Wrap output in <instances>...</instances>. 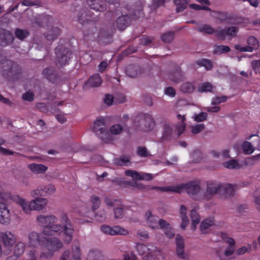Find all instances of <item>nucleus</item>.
Instances as JSON below:
<instances>
[{"mask_svg":"<svg viewBox=\"0 0 260 260\" xmlns=\"http://www.w3.org/2000/svg\"><path fill=\"white\" fill-rule=\"evenodd\" d=\"M38 223L43 226L42 233L47 236L61 235L63 240L67 243H70L73 239L74 229L71 220L66 213L60 215L61 223H56L57 217L53 215H39L37 218Z\"/></svg>","mask_w":260,"mask_h":260,"instance_id":"1","label":"nucleus"},{"mask_svg":"<svg viewBox=\"0 0 260 260\" xmlns=\"http://www.w3.org/2000/svg\"><path fill=\"white\" fill-rule=\"evenodd\" d=\"M131 2L128 4L124 5V6H120L119 7L112 9L110 11L112 13V16L115 14L118 15L121 14L116 20L117 29L120 30L125 29L131 23V18L137 19L143 16V1L137 0L135 2V5L131 6Z\"/></svg>","mask_w":260,"mask_h":260,"instance_id":"2","label":"nucleus"},{"mask_svg":"<svg viewBox=\"0 0 260 260\" xmlns=\"http://www.w3.org/2000/svg\"><path fill=\"white\" fill-rule=\"evenodd\" d=\"M1 198L7 202H8L11 199L20 205L23 211L26 214L30 213L31 210H41L45 208L47 204V200L44 198H37L28 203L25 199L20 196L16 194L12 195L8 192L2 194Z\"/></svg>","mask_w":260,"mask_h":260,"instance_id":"3","label":"nucleus"},{"mask_svg":"<svg viewBox=\"0 0 260 260\" xmlns=\"http://www.w3.org/2000/svg\"><path fill=\"white\" fill-rule=\"evenodd\" d=\"M0 72L8 81L15 82L21 77V68L15 61L9 59L0 60Z\"/></svg>","mask_w":260,"mask_h":260,"instance_id":"4","label":"nucleus"},{"mask_svg":"<svg viewBox=\"0 0 260 260\" xmlns=\"http://www.w3.org/2000/svg\"><path fill=\"white\" fill-rule=\"evenodd\" d=\"M152 189H157L164 192H174L180 193L184 190L190 196L198 194L201 190L200 182L199 180L189 181L186 183H181L177 185H172L165 187L153 186Z\"/></svg>","mask_w":260,"mask_h":260,"instance_id":"5","label":"nucleus"},{"mask_svg":"<svg viewBox=\"0 0 260 260\" xmlns=\"http://www.w3.org/2000/svg\"><path fill=\"white\" fill-rule=\"evenodd\" d=\"M145 217L149 226L154 229H160L163 230L165 235L169 238L174 236L173 229L171 225L165 220L158 219V217L152 214L150 211L145 213Z\"/></svg>","mask_w":260,"mask_h":260,"instance_id":"6","label":"nucleus"},{"mask_svg":"<svg viewBox=\"0 0 260 260\" xmlns=\"http://www.w3.org/2000/svg\"><path fill=\"white\" fill-rule=\"evenodd\" d=\"M134 124L138 129L149 132L154 128L156 121L151 114L142 113L136 117Z\"/></svg>","mask_w":260,"mask_h":260,"instance_id":"7","label":"nucleus"},{"mask_svg":"<svg viewBox=\"0 0 260 260\" xmlns=\"http://www.w3.org/2000/svg\"><path fill=\"white\" fill-rule=\"evenodd\" d=\"M105 126V119L104 118L98 119L94 123L93 132L102 140L106 143H109L111 141V136Z\"/></svg>","mask_w":260,"mask_h":260,"instance_id":"8","label":"nucleus"},{"mask_svg":"<svg viewBox=\"0 0 260 260\" xmlns=\"http://www.w3.org/2000/svg\"><path fill=\"white\" fill-rule=\"evenodd\" d=\"M104 202L108 207H114L115 218H122L124 215V211L122 202L119 200H113L109 197H105Z\"/></svg>","mask_w":260,"mask_h":260,"instance_id":"9","label":"nucleus"},{"mask_svg":"<svg viewBox=\"0 0 260 260\" xmlns=\"http://www.w3.org/2000/svg\"><path fill=\"white\" fill-rule=\"evenodd\" d=\"M57 60L61 66L69 63V60L72 57V53L66 47H60L59 45L55 49Z\"/></svg>","mask_w":260,"mask_h":260,"instance_id":"10","label":"nucleus"},{"mask_svg":"<svg viewBox=\"0 0 260 260\" xmlns=\"http://www.w3.org/2000/svg\"><path fill=\"white\" fill-rule=\"evenodd\" d=\"M239 32L237 26H231L224 28H219L216 32V37L221 40H224L226 37L232 39L235 38Z\"/></svg>","mask_w":260,"mask_h":260,"instance_id":"11","label":"nucleus"},{"mask_svg":"<svg viewBox=\"0 0 260 260\" xmlns=\"http://www.w3.org/2000/svg\"><path fill=\"white\" fill-rule=\"evenodd\" d=\"M101 230L103 233L112 236L116 235H126L128 234V231L126 230L118 225L112 227L104 224L101 226Z\"/></svg>","mask_w":260,"mask_h":260,"instance_id":"12","label":"nucleus"},{"mask_svg":"<svg viewBox=\"0 0 260 260\" xmlns=\"http://www.w3.org/2000/svg\"><path fill=\"white\" fill-rule=\"evenodd\" d=\"M29 244L30 246L36 247L38 245L43 246L46 241V237L42 234L32 232L28 235Z\"/></svg>","mask_w":260,"mask_h":260,"instance_id":"13","label":"nucleus"},{"mask_svg":"<svg viewBox=\"0 0 260 260\" xmlns=\"http://www.w3.org/2000/svg\"><path fill=\"white\" fill-rule=\"evenodd\" d=\"M92 13L91 10L82 9L78 13V21L81 24L95 21L98 15L93 17Z\"/></svg>","mask_w":260,"mask_h":260,"instance_id":"14","label":"nucleus"},{"mask_svg":"<svg viewBox=\"0 0 260 260\" xmlns=\"http://www.w3.org/2000/svg\"><path fill=\"white\" fill-rule=\"evenodd\" d=\"M176 244V253L177 256L183 260H189L188 254L184 252V240L181 235H178L175 239Z\"/></svg>","mask_w":260,"mask_h":260,"instance_id":"15","label":"nucleus"},{"mask_svg":"<svg viewBox=\"0 0 260 260\" xmlns=\"http://www.w3.org/2000/svg\"><path fill=\"white\" fill-rule=\"evenodd\" d=\"M162 133L160 141H169L171 139L173 133V125L168 121L165 120L161 122Z\"/></svg>","mask_w":260,"mask_h":260,"instance_id":"16","label":"nucleus"},{"mask_svg":"<svg viewBox=\"0 0 260 260\" xmlns=\"http://www.w3.org/2000/svg\"><path fill=\"white\" fill-rule=\"evenodd\" d=\"M49 251L55 252L62 247L61 241L56 238H46L44 245Z\"/></svg>","mask_w":260,"mask_h":260,"instance_id":"17","label":"nucleus"},{"mask_svg":"<svg viewBox=\"0 0 260 260\" xmlns=\"http://www.w3.org/2000/svg\"><path fill=\"white\" fill-rule=\"evenodd\" d=\"M14 40L13 34L9 30L0 28V45L6 47L10 45Z\"/></svg>","mask_w":260,"mask_h":260,"instance_id":"18","label":"nucleus"},{"mask_svg":"<svg viewBox=\"0 0 260 260\" xmlns=\"http://www.w3.org/2000/svg\"><path fill=\"white\" fill-rule=\"evenodd\" d=\"M11 221V214L7 205L0 202V223L7 225Z\"/></svg>","mask_w":260,"mask_h":260,"instance_id":"19","label":"nucleus"},{"mask_svg":"<svg viewBox=\"0 0 260 260\" xmlns=\"http://www.w3.org/2000/svg\"><path fill=\"white\" fill-rule=\"evenodd\" d=\"M0 237L4 245L8 248L12 247L16 241V236L9 231L1 232Z\"/></svg>","mask_w":260,"mask_h":260,"instance_id":"20","label":"nucleus"},{"mask_svg":"<svg viewBox=\"0 0 260 260\" xmlns=\"http://www.w3.org/2000/svg\"><path fill=\"white\" fill-rule=\"evenodd\" d=\"M220 236L223 240L229 244V247L224 252V255L226 256H230L234 253L235 251V240L232 238L228 237L226 233H221Z\"/></svg>","mask_w":260,"mask_h":260,"instance_id":"21","label":"nucleus"},{"mask_svg":"<svg viewBox=\"0 0 260 260\" xmlns=\"http://www.w3.org/2000/svg\"><path fill=\"white\" fill-rule=\"evenodd\" d=\"M147 246L142 244H138L136 246L137 251L140 255L143 256L145 260H149L152 257V250Z\"/></svg>","mask_w":260,"mask_h":260,"instance_id":"22","label":"nucleus"},{"mask_svg":"<svg viewBox=\"0 0 260 260\" xmlns=\"http://www.w3.org/2000/svg\"><path fill=\"white\" fill-rule=\"evenodd\" d=\"M90 9L98 12H104L107 9L105 2L103 0H86Z\"/></svg>","mask_w":260,"mask_h":260,"instance_id":"23","label":"nucleus"},{"mask_svg":"<svg viewBox=\"0 0 260 260\" xmlns=\"http://www.w3.org/2000/svg\"><path fill=\"white\" fill-rule=\"evenodd\" d=\"M113 31L108 32L107 30L101 29L98 36V41L101 43L108 44L112 41Z\"/></svg>","mask_w":260,"mask_h":260,"instance_id":"24","label":"nucleus"},{"mask_svg":"<svg viewBox=\"0 0 260 260\" xmlns=\"http://www.w3.org/2000/svg\"><path fill=\"white\" fill-rule=\"evenodd\" d=\"M222 185L218 183L215 181H208L207 183L206 193L212 196L221 189Z\"/></svg>","mask_w":260,"mask_h":260,"instance_id":"25","label":"nucleus"},{"mask_svg":"<svg viewBox=\"0 0 260 260\" xmlns=\"http://www.w3.org/2000/svg\"><path fill=\"white\" fill-rule=\"evenodd\" d=\"M102 82V80L99 74H96L91 76L88 81L85 83L84 88L85 86L99 87Z\"/></svg>","mask_w":260,"mask_h":260,"instance_id":"26","label":"nucleus"},{"mask_svg":"<svg viewBox=\"0 0 260 260\" xmlns=\"http://www.w3.org/2000/svg\"><path fill=\"white\" fill-rule=\"evenodd\" d=\"M42 74L45 78L48 79L50 82H56L57 75L53 69L49 68H45L43 70Z\"/></svg>","mask_w":260,"mask_h":260,"instance_id":"27","label":"nucleus"},{"mask_svg":"<svg viewBox=\"0 0 260 260\" xmlns=\"http://www.w3.org/2000/svg\"><path fill=\"white\" fill-rule=\"evenodd\" d=\"M197 30L200 32L208 34L215 35L216 37V32L218 29H214L211 25L207 24H203L197 28Z\"/></svg>","mask_w":260,"mask_h":260,"instance_id":"28","label":"nucleus"},{"mask_svg":"<svg viewBox=\"0 0 260 260\" xmlns=\"http://www.w3.org/2000/svg\"><path fill=\"white\" fill-rule=\"evenodd\" d=\"M125 73L128 76L135 78L140 73V68L138 66L128 65L125 69Z\"/></svg>","mask_w":260,"mask_h":260,"instance_id":"29","label":"nucleus"},{"mask_svg":"<svg viewBox=\"0 0 260 260\" xmlns=\"http://www.w3.org/2000/svg\"><path fill=\"white\" fill-rule=\"evenodd\" d=\"M61 32L60 29L57 27L51 28L47 33L45 35V37L47 40L49 41H53L57 39L58 36L60 35Z\"/></svg>","mask_w":260,"mask_h":260,"instance_id":"30","label":"nucleus"},{"mask_svg":"<svg viewBox=\"0 0 260 260\" xmlns=\"http://www.w3.org/2000/svg\"><path fill=\"white\" fill-rule=\"evenodd\" d=\"M195 63L199 67H204L207 71L212 70L213 67V62L211 60L206 58L198 60Z\"/></svg>","mask_w":260,"mask_h":260,"instance_id":"31","label":"nucleus"},{"mask_svg":"<svg viewBox=\"0 0 260 260\" xmlns=\"http://www.w3.org/2000/svg\"><path fill=\"white\" fill-rule=\"evenodd\" d=\"M180 212L182 219L181 228L182 229L184 230L189 223V219L186 215V208L185 206H181Z\"/></svg>","mask_w":260,"mask_h":260,"instance_id":"32","label":"nucleus"},{"mask_svg":"<svg viewBox=\"0 0 260 260\" xmlns=\"http://www.w3.org/2000/svg\"><path fill=\"white\" fill-rule=\"evenodd\" d=\"M196 89L194 84L192 82H185L181 84L180 90L185 93H192Z\"/></svg>","mask_w":260,"mask_h":260,"instance_id":"33","label":"nucleus"},{"mask_svg":"<svg viewBox=\"0 0 260 260\" xmlns=\"http://www.w3.org/2000/svg\"><path fill=\"white\" fill-rule=\"evenodd\" d=\"M28 168L34 173H44L47 170V167L42 164H31L28 166Z\"/></svg>","mask_w":260,"mask_h":260,"instance_id":"34","label":"nucleus"},{"mask_svg":"<svg viewBox=\"0 0 260 260\" xmlns=\"http://www.w3.org/2000/svg\"><path fill=\"white\" fill-rule=\"evenodd\" d=\"M183 78V73L180 67H177L175 71L170 76V79L175 83L181 80Z\"/></svg>","mask_w":260,"mask_h":260,"instance_id":"35","label":"nucleus"},{"mask_svg":"<svg viewBox=\"0 0 260 260\" xmlns=\"http://www.w3.org/2000/svg\"><path fill=\"white\" fill-rule=\"evenodd\" d=\"M190 218L192 221L191 228L192 230L194 231L200 221V215L196 210L192 209L191 211Z\"/></svg>","mask_w":260,"mask_h":260,"instance_id":"36","label":"nucleus"},{"mask_svg":"<svg viewBox=\"0 0 260 260\" xmlns=\"http://www.w3.org/2000/svg\"><path fill=\"white\" fill-rule=\"evenodd\" d=\"M214 219L213 218H207L202 221L200 225V230L203 234H205L206 230H207L210 226L214 225Z\"/></svg>","mask_w":260,"mask_h":260,"instance_id":"37","label":"nucleus"},{"mask_svg":"<svg viewBox=\"0 0 260 260\" xmlns=\"http://www.w3.org/2000/svg\"><path fill=\"white\" fill-rule=\"evenodd\" d=\"M130 161V157L127 155H121L119 158H114L113 163L118 166L126 165V164Z\"/></svg>","mask_w":260,"mask_h":260,"instance_id":"38","label":"nucleus"},{"mask_svg":"<svg viewBox=\"0 0 260 260\" xmlns=\"http://www.w3.org/2000/svg\"><path fill=\"white\" fill-rule=\"evenodd\" d=\"M190 0H174V4L176 6L177 12H182L185 10Z\"/></svg>","mask_w":260,"mask_h":260,"instance_id":"39","label":"nucleus"},{"mask_svg":"<svg viewBox=\"0 0 260 260\" xmlns=\"http://www.w3.org/2000/svg\"><path fill=\"white\" fill-rule=\"evenodd\" d=\"M16 37L21 41L24 40L29 35V32L27 29L16 28L14 31Z\"/></svg>","mask_w":260,"mask_h":260,"instance_id":"40","label":"nucleus"},{"mask_svg":"<svg viewBox=\"0 0 260 260\" xmlns=\"http://www.w3.org/2000/svg\"><path fill=\"white\" fill-rule=\"evenodd\" d=\"M53 21V17L50 15H45L42 16L41 18H37L33 22L39 27H43V23L44 22L46 23H50Z\"/></svg>","mask_w":260,"mask_h":260,"instance_id":"41","label":"nucleus"},{"mask_svg":"<svg viewBox=\"0 0 260 260\" xmlns=\"http://www.w3.org/2000/svg\"><path fill=\"white\" fill-rule=\"evenodd\" d=\"M25 244L21 242H18L14 247L13 255L18 258L24 251Z\"/></svg>","mask_w":260,"mask_h":260,"instance_id":"42","label":"nucleus"},{"mask_svg":"<svg viewBox=\"0 0 260 260\" xmlns=\"http://www.w3.org/2000/svg\"><path fill=\"white\" fill-rule=\"evenodd\" d=\"M178 119L180 120L181 123L178 124L177 127L178 135H181L185 129V123L184 121L186 120L184 115H181V114H178L177 115Z\"/></svg>","mask_w":260,"mask_h":260,"instance_id":"43","label":"nucleus"},{"mask_svg":"<svg viewBox=\"0 0 260 260\" xmlns=\"http://www.w3.org/2000/svg\"><path fill=\"white\" fill-rule=\"evenodd\" d=\"M237 187V185H233L231 184H226L224 185H222L221 189H223L224 193L228 196H232L234 194V193L236 190V188Z\"/></svg>","mask_w":260,"mask_h":260,"instance_id":"44","label":"nucleus"},{"mask_svg":"<svg viewBox=\"0 0 260 260\" xmlns=\"http://www.w3.org/2000/svg\"><path fill=\"white\" fill-rule=\"evenodd\" d=\"M41 196H46L47 194H52L55 191V187L52 184H48L45 186L41 187Z\"/></svg>","mask_w":260,"mask_h":260,"instance_id":"45","label":"nucleus"},{"mask_svg":"<svg viewBox=\"0 0 260 260\" xmlns=\"http://www.w3.org/2000/svg\"><path fill=\"white\" fill-rule=\"evenodd\" d=\"M213 86L209 82H204L198 86V91L199 92H212Z\"/></svg>","mask_w":260,"mask_h":260,"instance_id":"46","label":"nucleus"},{"mask_svg":"<svg viewBox=\"0 0 260 260\" xmlns=\"http://www.w3.org/2000/svg\"><path fill=\"white\" fill-rule=\"evenodd\" d=\"M230 50V48L228 46L217 45L215 47L213 53L214 54H220L229 52Z\"/></svg>","mask_w":260,"mask_h":260,"instance_id":"47","label":"nucleus"},{"mask_svg":"<svg viewBox=\"0 0 260 260\" xmlns=\"http://www.w3.org/2000/svg\"><path fill=\"white\" fill-rule=\"evenodd\" d=\"M223 166L228 169H239L241 166L236 159H232L223 164Z\"/></svg>","mask_w":260,"mask_h":260,"instance_id":"48","label":"nucleus"},{"mask_svg":"<svg viewBox=\"0 0 260 260\" xmlns=\"http://www.w3.org/2000/svg\"><path fill=\"white\" fill-rule=\"evenodd\" d=\"M247 43L248 46H251L253 50L257 49L259 47L258 40L253 36H250L248 38Z\"/></svg>","mask_w":260,"mask_h":260,"instance_id":"49","label":"nucleus"},{"mask_svg":"<svg viewBox=\"0 0 260 260\" xmlns=\"http://www.w3.org/2000/svg\"><path fill=\"white\" fill-rule=\"evenodd\" d=\"M242 148L245 154H250L254 150L251 143L248 141H245L243 143Z\"/></svg>","mask_w":260,"mask_h":260,"instance_id":"50","label":"nucleus"},{"mask_svg":"<svg viewBox=\"0 0 260 260\" xmlns=\"http://www.w3.org/2000/svg\"><path fill=\"white\" fill-rule=\"evenodd\" d=\"M174 37V32L169 31L162 35L161 36V39L162 41L166 43H170L173 40Z\"/></svg>","mask_w":260,"mask_h":260,"instance_id":"51","label":"nucleus"},{"mask_svg":"<svg viewBox=\"0 0 260 260\" xmlns=\"http://www.w3.org/2000/svg\"><path fill=\"white\" fill-rule=\"evenodd\" d=\"M90 201L92 203V209L93 212H94L100 207L101 205V200L99 197L95 196H92L90 198Z\"/></svg>","mask_w":260,"mask_h":260,"instance_id":"52","label":"nucleus"},{"mask_svg":"<svg viewBox=\"0 0 260 260\" xmlns=\"http://www.w3.org/2000/svg\"><path fill=\"white\" fill-rule=\"evenodd\" d=\"M96 220L100 222H103L106 220L107 218L106 212L105 210H100L98 212L95 214Z\"/></svg>","mask_w":260,"mask_h":260,"instance_id":"53","label":"nucleus"},{"mask_svg":"<svg viewBox=\"0 0 260 260\" xmlns=\"http://www.w3.org/2000/svg\"><path fill=\"white\" fill-rule=\"evenodd\" d=\"M153 179V176L151 174L146 173H138L137 180L150 181Z\"/></svg>","mask_w":260,"mask_h":260,"instance_id":"54","label":"nucleus"},{"mask_svg":"<svg viewBox=\"0 0 260 260\" xmlns=\"http://www.w3.org/2000/svg\"><path fill=\"white\" fill-rule=\"evenodd\" d=\"M153 40V37L143 36L139 39V43L142 45H147L151 43Z\"/></svg>","mask_w":260,"mask_h":260,"instance_id":"55","label":"nucleus"},{"mask_svg":"<svg viewBox=\"0 0 260 260\" xmlns=\"http://www.w3.org/2000/svg\"><path fill=\"white\" fill-rule=\"evenodd\" d=\"M116 183L119 184V185H121L122 184V183L123 184H127V185H129L133 187H137V188H138L139 189H143L144 188V185H143L141 183H137V182H128V181H120V182H118V181H116Z\"/></svg>","mask_w":260,"mask_h":260,"instance_id":"56","label":"nucleus"},{"mask_svg":"<svg viewBox=\"0 0 260 260\" xmlns=\"http://www.w3.org/2000/svg\"><path fill=\"white\" fill-rule=\"evenodd\" d=\"M71 260H80V250L79 246H76L73 248Z\"/></svg>","mask_w":260,"mask_h":260,"instance_id":"57","label":"nucleus"},{"mask_svg":"<svg viewBox=\"0 0 260 260\" xmlns=\"http://www.w3.org/2000/svg\"><path fill=\"white\" fill-rule=\"evenodd\" d=\"M123 129L122 126L119 124L112 125L110 128V133L113 135L119 134Z\"/></svg>","mask_w":260,"mask_h":260,"instance_id":"58","label":"nucleus"},{"mask_svg":"<svg viewBox=\"0 0 260 260\" xmlns=\"http://www.w3.org/2000/svg\"><path fill=\"white\" fill-rule=\"evenodd\" d=\"M228 98L226 96H216L212 99L211 101L212 105H218L221 103L226 101Z\"/></svg>","mask_w":260,"mask_h":260,"instance_id":"59","label":"nucleus"},{"mask_svg":"<svg viewBox=\"0 0 260 260\" xmlns=\"http://www.w3.org/2000/svg\"><path fill=\"white\" fill-rule=\"evenodd\" d=\"M137 152L139 156L143 157H146L150 155L146 148L144 147H139L137 148Z\"/></svg>","mask_w":260,"mask_h":260,"instance_id":"60","label":"nucleus"},{"mask_svg":"<svg viewBox=\"0 0 260 260\" xmlns=\"http://www.w3.org/2000/svg\"><path fill=\"white\" fill-rule=\"evenodd\" d=\"M204 128V124H197L191 126V132L193 134H197L200 133Z\"/></svg>","mask_w":260,"mask_h":260,"instance_id":"61","label":"nucleus"},{"mask_svg":"<svg viewBox=\"0 0 260 260\" xmlns=\"http://www.w3.org/2000/svg\"><path fill=\"white\" fill-rule=\"evenodd\" d=\"M170 0H153L152 3V7L154 9H157L167 3Z\"/></svg>","mask_w":260,"mask_h":260,"instance_id":"62","label":"nucleus"},{"mask_svg":"<svg viewBox=\"0 0 260 260\" xmlns=\"http://www.w3.org/2000/svg\"><path fill=\"white\" fill-rule=\"evenodd\" d=\"M104 102L107 105L110 106L112 105L113 103H115V98L113 95L110 94H107L105 96Z\"/></svg>","mask_w":260,"mask_h":260,"instance_id":"63","label":"nucleus"},{"mask_svg":"<svg viewBox=\"0 0 260 260\" xmlns=\"http://www.w3.org/2000/svg\"><path fill=\"white\" fill-rule=\"evenodd\" d=\"M235 48L237 50H238L240 52H251L253 51V49H252V48L251 47V46L250 47L248 45L246 46L243 47V46H241L240 45H236L235 46Z\"/></svg>","mask_w":260,"mask_h":260,"instance_id":"64","label":"nucleus"}]
</instances>
